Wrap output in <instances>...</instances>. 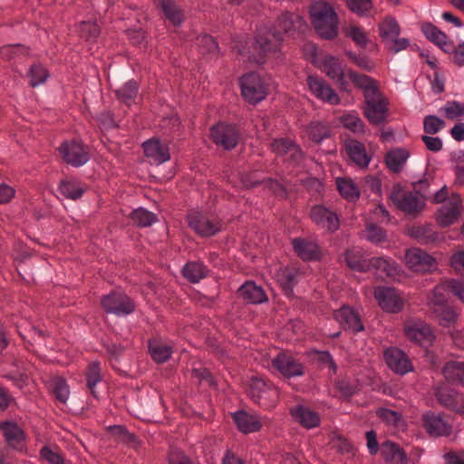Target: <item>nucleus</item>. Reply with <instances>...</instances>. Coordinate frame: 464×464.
Listing matches in <instances>:
<instances>
[{"instance_id":"nucleus-1","label":"nucleus","mask_w":464,"mask_h":464,"mask_svg":"<svg viewBox=\"0 0 464 464\" xmlns=\"http://www.w3.org/2000/svg\"><path fill=\"white\" fill-rule=\"evenodd\" d=\"M284 41L282 32L277 31L276 27L260 28L253 44V61L258 64H264L268 58H279Z\"/></svg>"},{"instance_id":"nucleus-2","label":"nucleus","mask_w":464,"mask_h":464,"mask_svg":"<svg viewBox=\"0 0 464 464\" xmlns=\"http://www.w3.org/2000/svg\"><path fill=\"white\" fill-rule=\"evenodd\" d=\"M309 13L311 23L321 38L333 40L337 37L339 19L332 5L324 1L315 2Z\"/></svg>"},{"instance_id":"nucleus-3","label":"nucleus","mask_w":464,"mask_h":464,"mask_svg":"<svg viewBox=\"0 0 464 464\" xmlns=\"http://www.w3.org/2000/svg\"><path fill=\"white\" fill-rule=\"evenodd\" d=\"M442 288L443 286L434 287L428 305L440 326L453 327L458 322L459 314L449 304L447 297L442 293Z\"/></svg>"},{"instance_id":"nucleus-4","label":"nucleus","mask_w":464,"mask_h":464,"mask_svg":"<svg viewBox=\"0 0 464 464\" xmlns=\"http://www.w3.org/2000/svg\"><path fill=\"white\" fill-rule=\"evenodd\" d=\"M389 198L399 210L411 216H417L426 206L423 198L412 190H405L401 183L392 186Z\"/></svg>"},{"instance_id":"nucleus-5","label":"nucleus","mask_w":464,"mask_h":464,"mask_svg":"<svg viewBox=\"0 0 464 464\" xmlns=\"http://www.w3.org/2000/svg\"><path fill=\"white\" fill-rule=\"evenodd\" d=\"M188 226L201 237H210L221 231L223 222L217 216L199 210H190L187 215Z\"/></svg>"},{"instance_id":"nucleus-6","label":"nucleus","mask_w":464,"mask_h":464,"mask_svg":"<svg viewBox=\"0 0 464 464\" xmlns=\"http://www.w3.org/2000/svg\"><path fill=\"white\" fill-rule=\"evenodd\" d=\"M242 97L249 104L256 105L264 101L267 94V85L256 72H248L239 78Z\"/></svg>"},{"instance_id":"nucleus-7","label":"nucleus","mask_w":464,"mask_h":464,"mask_svg":"<svg viewBox=\"0 0 464 464\" xmlns=\"http://www.w3.org/2000/svg\"><path fill=\"white\" fill-rule=\"evenodd\" d=\"M362 113L372 125H381L387 121L389 102L382 92L368 95L362 106Z\"/></svg>"},{"instance_id":"nucleus-8","label":"nucleus","mask_w":464,"mask_h":464,"mask_svg":"<svg viewBox=\"0 0 464 464\" xmlns=\"http://www.w3.org/2000/svg\"><path fill=\"white\" fill-rule=\"evenodd\" d=\"M249 393L255 401L266 408L275 407L279 399L278 389L271 382L258 377L251 378Z\"/></svg>"},{"instance_id":"nucleus-9","label":"nucleus","mask_w":464,"mask_h":464,"mask_svg":"<svg viewBox=\"0 0 464 464\" xmlns=\"http://www.w3.org/2000/svg\"><path fill=\"white\" fill-rule=\"evenodd\" d=\"M212 141L226 150L235 149L240 140V131L236 124L218 122L210 128Z\"/></svg>"},{"instance_id":"nucleus-10","label":"nucleus","mask_w":464,"mask_h":464,"mask_svg":"<svg viewBox=\"0 0 464 464\" xmlns=\"http://www.w3.org/2000/svg\"><path fill=\"white\" fill-rule=\"evenodd\" d=\"M272 367L286 379L304 375V365L292 353L283 351L277 353L271 362Z\"/></svg>"},{"instance_id":"nucleus-11","label":"nucleus","mask_w":464,"mask_h":464,"mask_svg":"<svg viewBox=\"0 0 464 464\" xmlns=\"http://www.w3.org/2000/svg\"><path fill=\"white\" fill-rule=\"evenodd\" d=\"M101 304L107 314L118 317L127 316L135 311L134 302L122 292H111L102 298Z\"/></svg>"},{"instance_id":"nucleus-12","label":"nucleus","mask_w":464,"mask_h":464,"mask_svg":"<svg viewBox=\"0 0 464 464\" xmlns=\"http://www.w3.org/2000/svg\"><path fill=\"white\" fill-rule=\"evenodd\" d=\"M58 150L63 161L72 167H82L90 160L88 147L81 141L75 140L63 141Z\"/></svg>"},{"instance_id":"nucleus-13","label":"nucleus","mask_w":464,"mask_h":464,"mask_svg":"<svg viewBox=\"0 0 464 464\" xmlns=\"http://www.w3.org/2000/svg\"><path fill=\"white\" fill-rule=\"evenodd\" d=\"M422 427L433 438L449 437L452 433V425L444 419L443 412L427 411L421 416Z\"/></svg>"},{"instance_id":"nucleus-14","label":"nucleus","mask_w":464,"mask_h":464,"mask_svg":"<svg viewBox=\"0 0 464 464\" xmlns=\"http://www.w3.org/2000/svg\"><path fill=\"white\" fill-rule=\"evenodd\" d=\"M295 254L304 262H317L323 258L318 242L307 237H297L291 239Z\"/></svg>"},{"instance_id":"nucleus-15","label":"nucleus","mask_w":464,"mask_h":464,"mask_svg":"<svg viewBox=\"0 0 464 464\" xmlns=\"http://www.w3.org/2000/svg\"><path fill=\"white\" fill-rule=\"evenodd\" d=\"M404 334L410 341L421 347L431 346L436 339L431 327L420 320L405 324Z\"/></svg>"},{"instance_id":"nucleus-16","label":"nucleus","mask_w":464,"mask_h":464,"mask_svg":"<svg viewBox=\"0 0 464 464\" xmlns=\"http://www.w3.org/2000/svg\"><path fill=\"white\" fill-rule=\"evenodd\" d=\"M405 262L407 266L418 273L430 272L436 269L437 263L433 256L426 251L412 247L405 252Z\"/></svg>"},{"instance_id":"nucleus-17","label":"nucleus","mask_w":464,"mask_h":464,"mask_svg":"<svg viewBox=\"0 0 464 464\" xmlns=\"http://www.w3.org/2000/svg\"><path fill=\"white\" fill-rule=\"evenodd\" d=\"M373 295L380 307L387 313L397 314L403 309V301L393 287L377 286Z\"/></svg>"},{"instance_id":"nucleus-18","label":"nucleus","mask_w":464,"mask_h":464,"mask_svg":"<svg viewBox=\"0 0 464 464\" xmlns=\"http://www.w3.org/2000/svg\"><path fill=\"white\" fill-rule=\"evenodd\" d=\"M387 366L395 373L404 375L413 370L408 355L397 347H389L383 353Z\"/></svg>"},{"instance_id":"nucleus-19","label":"nucleus","mask_w":464,"mask_h":464,"mask_svg":"<svg viewBox=\"0 0 464 464\" xmlns=\"http://www.w3.org/2000/svg\"><path fill=\"white\" fill-rule=\"evenodd\" d=\"M310 218L317 227L328 232H335L340 227L337 214L323 205L314 206L310 211Z\"/></svg>"},{"instance_id":"nucleus-20","label":"nucleus","mask_w":464,"mask_h":464,"mask_svg":"<svg viewBox=\"0 0 464 464\" xmlns=\"http://www.w3.org/2000/svg\"><path fill=\"white\" fill-rule=\"evenodd\" d=\"M271 27H276L277 31L282 32V35H294L296 33H302L307 27L306 22L303 16L291 12H285L277 17Z\"/></svg>"},{"instance_id":"nucleus-21","label":"nucleus","mask_w":464,"mask_h":464,"mask_svg":"<svg viewBox=\"0 0 464 464\" xmlns=\"http://www.w3.org/2000/svg\"><path fill=\"white\" fill-rule=\"evenodd\" d=\"M306 82L309 90L317 99L333 105L340 103L338 94L323 78L309 75Z\"/></svg>"},{"instance_id":"nucleus-22","label":"nucleus","mask_w":464,"mask_h":464,"mask_svg":"<svg viewBox=\"0 0 464 464\" xmlns=\"http://www.w3.org/2000/svg\"><path fill=\"white\" fill-rule=\"evenodd\" d=\"M334 318L345 331L357 334L364 330L359 314L348 305H343L340 309L335 310L334 312Z\"/></svg>"},{"instance_id":"nucleus-23","label":"nucleus","mask_w":464,"mask_h":464,"mask_svg":"<svg viewBox=\"0 0 464 464\" xmlns=\"http://www.w3.org/2000/svg\"><path fill=\"white\" fill-rule=\"evenodd\" d=\"M461 198L459 195H452L450 202L440 207L436 215L438 223L441 227H449L454 224L461 215Z\"/></svg>"},{"instance_id":"nucleus-24","label":"nucleus","mask_w":464,"mask_h":464,"mask_svg":"<svg viewBox=\"0 0 464 464\" xmlns=\"http://www.w3.org/2000/svg\"><path fill=\"white\" fill-rule=\"evenodd\" d=\"M437 401L444 408L459 414H464V395L449 388H437L434 392Z\"/></svg>"},{"instance_id":"nucleus-25","label":"nucleus","mask_w":464,"mask_h":464,"mask_svg":"<svg viewBox=\"0 0 464 464\" xmlns=\"http://www.w3.org/2000/svg\"><path fill=\"white\" fill-rule=\"evenodd\" d=\"M344 149L351 161L361 169H367L372 161V156L367 153L364 144L354 139L344 141Z\"/></svg>"},{"instance_id":"nucleus-26","label":"nucleus","mask_w":464,"mask_h":464,"mask_svg":"<svg viewBox=\"0 0 464 464\" xmlns=\"http://www.w3.org/2000/svg\"><path fill=\"white\" fill-rule=\"evenodd\" d=\"M144 154L155 164L160 165L170 160L169 148L168 144L160 141V139L152 138L142 143Z\"/></svg>"},{"instance_id":"nucleus-27","label":"nucleus","mask_w":464,"mask_h":464,"mask_svg":"<svg viewBox=\"0 0 464 464\" xmlns=\"http://www.w3.org/2000/svg\"><path fill=\"white\" fill-rule=\"evenodd\" d=\"M0 430L7 445L14 450H21L25 440V433L23 429L12 420L0 422Z\"/></svg>"},{"instance_id":"nucleus-28","label":"nucleus","mask_w":464,"mask_h":464,"mask_svg":"<svg viewBox=\"0 0 464 464\" xmlns=\"http://www.w3.org/2000/svg\"><path fill=\"white\" fill-rule=\"evenodd\" d=\"M293 420L305 429H313L320 425L321 419L318 412L304 405H296L290 409Z\"/></svg>"},{"instance_id":"nucleus-29","label":"nucleus","mask_w":464,"mask_h":464,"mask_svg":"<svg viewBox=\"0 0 464 464\" xmlns=\"http://www.w3.org/2000/svg\"><path fill=\"white\" fill-rule=\"evenodd\" d=\"M302 275L303 273L299 268L290 266L283 267L277 272V281L285 295H294V288L298 284Z\"/></svg>"},{"instance_id":"nucleus-30","label":"nucleus","mask_w":464,"mask_h":464,"mask_svg":"<svg viewBox=\"0 0 464 464\" xmlns=\"http://www.w3.org/2000/svg\"><path fill=\"white\" fill-rule=\"evenodd\" d=\"M237 294L246 304H260L268 301L262 286L253 281H246L237 290Z\"/></svg>"},{"instance_id":"nucleus-31","label":"nucleus","mask_w":464,"mask_h":464,"mask_svg":"<svg viewBox=\"0 0 464 464\" xmlns=\"http://www.w3.org/2000/svg\"><path fill=\"white\" fill-rule=\"evenodd\" d=\"M410 157V152L404 148L390 150L384 157L388 169L393 173H400Z\"/></svg>"},{"instance_id":"nucleus-32","label":"nucleus","mask_w":464,"mask_h":464,"mask_svg":"<svg viewBox=\"0 0 464 464\" xmlns=\"http://www.w3.org/2000/svg\"><path fill=\"white\" fill-rule=\"evenodd\" d=\"M349 79L362 91L363 98L380 92L378 82L371 76L361 74L354 71H348Z\"/></svg>"},{"instance_id":"nucleus-33","label":"nucleus","mask_w":464,"mask_h":464,"mask_svg":"<svg viewBox=\"0 0 464 464\" xmlns=\"http://www.w3.org/2000/svg\"><path fill=\"white\" fill-rule=\"evenodd\" d=\"M232 417L238 430L245 434L258 431L262 427V423L256 416L245 411H237L233 413Z\"/></svg>"},{"instance_id":"nucleus-34","label":"nucleus","mask_w":464,"mask_h":464,"mask_svg":"<svg viewBox=\"0 0 464 464\" xmlns=\"http://www.w3.org/2000/svg\"><path fill=\"white\" fill-rule=\"evenodd\" d=\"M409 235L422 245L435 244L440 240V234L430 224L411 227Z\"/></svg>"},{"instance_id":"nucleus-35","label":"nucleus","mask_w":464,"mask_h":464,"mask_svg":"<svg viewBox=\"0 0 464 464\" xmlns=\"http://www.w3.org/2000/svg\"><path fill=\"white\" fill-rule=\"evenodd\" d=\"M346 266L353 271L367 272L371 269V258H364L361 250L348 249L343 254Z\"/></svg>"},{"instance_id":"nucleus-36","label":"nucleus","mask_w":464,"mask_h":464,"mask_svg":"<svg viewBox=\"0 0 464 464\" xmlns=\"http://www.w3.org/2000/svg\"><path fill=\"white\" fill-rule=\"evenodd\" d=\"M381 452L387 462L394 464H406L407 455L405 451L397 444L391 440H386L382 444Z\"/></svg>"},{"instance_id":"nucleus-37","label":"nucleus","mask_w":464,"mask_h":464,"mask_svg":"<svg viewBox=\"0 0 464 464\" xmlns=\"http://www.w3.org/2000/svg\"><path fill=\"white\" fill-rule=\"evenodd\" d=\"M378 31L382 41L392 44V41L401 34V27L397 20L392 16H386L379 24Z\"/></svg>"},{"instance_id":"nucleus-38","label":"nucleus","mask_w":464,"mask_h":464,"mask_svg":"<svg viewBox=\"0 0 464 464\" xmlns=\"http://www.w3.org/2000/svg\"><path fill=\"white\" fill-rule=\"evenodd\" d=\"M271 147L278 156L290 154L294 160H298L302 156L300 147L288 139H276L272 142Z\"/></svg>"},{"instance_id":"nucleus-39","label":"nucleus","mask_w":464,"mask_h":464,"mask_svg":"<svg viewBox=\"0 0 464 464\" xmlns=\"http://www.w3.org/2000/svg\"><path fill=\"white\" fill-rule=\"evenodd\" d=\"M208 272V267L202 262H188L182 268L183 276L192 284L205 278Z\"/></svg>"},{"instance_id":"nucleus-40","label":"nucleus","mask_w":464,"mask_h":464,"mask_svg":"<svg viewBox=\"0 0 464 464\" xmlns=\"http://www.w3.org/2000/svg\"><path fill=\"white\" fill-rule=\"evenodd\" d=\"M371 268H374L382 276L394 277L398 274L396 262L382 256L372 257Z\"/></svg>"},{"instance_id":"nucleus-41","label":"nucleus","mask_w":464,"mask_h":464,"mask_svg":"<svg viewBox=\"0 0 464 464\" xmlns=\"http://www.w3.org/2000/svg\"><path fill=\"white\" fill-rule=\"evenodd\" d=\"M420 30L425 37L437 46L448 44V35L430 22H424L420 25Z\"/></svg>"},{"instance_id":"nucleus-42","label":"nucleus","mask_w":464,"mask_h":464,"mask_svg":"<svg viewBox=\"0 0 464 464\" xmlns=\"http://www.w3.org/2000/svg\"><path fill=\"white\" fill-rule=\"evenodd\" d=\"M102 381V375L101 372V363L98 361L91 362L86 371V385L90 390V392L94 398H98L99 395L95 390L96 385Z\"/></svg>"},{"instance_id":"nucleus-43","label":"nucleus","mask_w":464,"mask_h":464,"mask_svg":"<svg viewBox=\"0 0 464 464\" xmlns=\"http://www.w3.org/2000/svg\"><path fill=\"white\" fill-rule=\"evenodd\" d=\"M160 8L165 17L174 25L182 24L184 17L173 0H160Z\"/></svg>"},{"instance_id":"nucleus-44","label":"nucleus","mask_w":464,"mask_h":464,"mask_svg":"<svg viewBox=\"0 0 464 464\" xmlns=\"http://www.w3.org/2000/svg\"><path fill=\"white\" fill-rule=\"evenodd\" d=\"M139 92V84L135 80H130L121 88L114 91L116 98L121 102L130 105Z\"/></svg>"},{"instance_id":"nucleus-45","label":"nucleus","mask_w":464,"mask_h":464,"mask_svg":"<svg viewBox=\"0 0 464 464\" xmlns=\"http://www.w3.org/2000/svg\"><path fill=\"white\" fill-rule=\"evenodd\" d=\"M85 188L75 180L64 179L60 182L59 191L66 198L77 200L82 197Z\"/></svg>"},{"instance_id":"nucleus-46","label":"nucleus","mask_w":464,"mask_h":464,"mask_svg":"<svg viewBox=\"0 0 464 464\" xmlns=\"http://www.w3.org/2000/svg\"><path fill=\"white\" fill-rule=\"evenodd\" d=\"M442 373L448 381H457L461 385L464 382V362L450 361L442 368Z\"/></svg>"},{"instance_id":"nucleus-47","label":"nucleus","mask_w":464,"mask_h":464,"mask_svg":"<svg viewBox=\"0 0 464 464\" xmlns=\"http://www.w3.org/2000/svg\"><path fill=\"white\" fill-rule=\"evenodd\" d=\"M340 121L345 129L355 134H363L365 132V123L355 111L343 114L341 116Z\"/></svg>"},{"instance_id":"nucleus-48","label":"nucleus","mask_w":464,"mask_h":464,"mask_svg":"<svg viewBox=\"0 0 464 464\" xmlns=\"http://www.w3.org/2000/svg\"><path fill=\"white\" fill-rule=\"evenodd\" d=\"M149 352L153 361L157 363H163L171 357L172 349L170 346L157 341H150Z\"/></svg>"},{"instance_id":"nucleus-49","label":"nucleus","mask_w":464,"mask_h":464,"mask_svg":"<svg viewBox=\"0 0 464 464\" xmlns=\"http://www.w3.org/2000/svg\"><path fill=\"white\" fill-rule=\"evenodd\" d=\"M309 139L314 143H321L331 135L329 126L321 121H312L307 128Z\"/></svg>"},{"instance_id":"nucleus-50","label":"nucleus","mask_w":464,"mask_h":464,"mask_svg":"<svg viewBox=\"0 0 464 464\" xmlns=\"http://www.w3.org/2000/svg\"><path fill=\"white\" fill-rule=\"evenodd\" d=\"M130 219L140 227H150L158 221L156 214L143 208H139L131 211Z\"/></svg>"},{"instance_id":"nucleus-51","label":"nucleus","mask_w":464,"mask_h":464,"mask_svg":"<svg viewBox=\"0 0 464 464\" xmlns=\"http://www.w3.org/2000/svg\"><path fill=\"white\" fill-rule=\"evenodd\" d=\"M337 189L342 197L349 201H353L360 197V191L352 179L338 178L336 179Z\"/></svg>"},{"instance_id":"nucleus-52","label":"nucleus","mask_w":464,"mask_h":464,"mask_svg":"<svg viewBox=\"0 0 464 464\" xmlns=\"http://www.w3.org/2000/svg\"><path fill=\"white\" fill-rule=\"evenodd\" d=\"M323 70L326 73V75L332 79L335 80L337 78L343 79V68L338 59L333 55H327L324 58L322 62Z\"/></svg>"},{"instance_id":"nucleus-53","label":"nucleus","mask_w":464,"mask_h":464,"mask_svg":"<svg viewBox=\"0 0 464 464\" xmlns=\"http://www.w3.org/2000/svg\"><path fill=\"white\" fill-rule=\"evenodd\" d=\"M348 9L360 17L370 16V12L372 10V0H345Z\"/></svg>"},{"instance_id":"nucleus-54","label":"nucleus","mask_w":464,"mask_h":464,"mask_svg":"<svg viewBox=\"0 0 464 464\" xmlns=\"http://www.w3.org/2000/svg\"><path fill=\"white\" fill-rule=\"evenodd\" d=\"M29 54V47L21 44H6L0 48V55L3 59L12 60L19 56H27Z\"/></svg>"},{"instance_id":"nucleus-55","label":"nucleus","mask_w":464,"mask_h":464,"mask_svg":"<svg viewBox=\"0 0 464 464\" xmlns=\"http://www.w3.org/2000/svg\"><path fill=\"white\" fill-rule=\"evenodd\" d=\"M30 86L37 87L46 82L49 77L47 70L42 64H34L27 73Z\"/></svg>"},{"instance_id":"nucleus-56","label":"nucleus","mask_w":464,"mask_h":464,"mask_svg":"<svg viewBox=\"0 0 464 464\" xmlns=\"http://www.w3.org/2000/svg\"><path fill=\"white\" fill-rule=\"evenodd\" d=\"M375 414L385 424L393 427L399 426L402 419L401 412L384 407L378 408Z\"/></svg>"},{"instance_id":"nucleus-57","label":"nucleus","mask_w":464,"mask_h":464,"mask_svg":"<svg viewBox=\"0 0 464 464\" xmlns=\"http://www.w3.org/2000/svg\"><path fill=\"white\" fill-rule=\"evenodd\" d=\"M79 34L85 41L92 42L100 34V28L95 22L84 21L79 25Z\"/></svg>"},{"instance_id":"nucleus-58","label":"nucleus","mask_w":464,"mask_h":464,"mask_svg":"<svg viewBox=\"0 0 464 464\" xmlns=\"http://www.w3.org/2000/svg\"><path fill=\"white\" fill-rule=\"evenodd\" d=\"M197 45L199 51L206 54H215L218 53V44L214 37L209 34H202L197 38Z\"/></svg>"},{"instance_id":"nucleus-59","label":"nucleus","mask_w":464,"mask_h":464,"mask_svg":"<svg viewBox=\"0 0 464 464\" xmlns=\"http://www.w3.org/2000/svg\"><path fill=\"white\" fill-rule=\"evenodd\" d=\"M437 286H443L442 291H450L462 304H464V279H450Z\"/></svg>"},{"instance_id":"nucleus-60","label":"nucleus","mask_w":464,"mask_h":464,"mask_svg":"<svg viewBox=\"0 0 464 464\" xmlns=\"http://www.w3.org/2000/svg\"><path fill=\"white\" fill-rule=\"evenodd\" d=\"M345 55L359 68L364 71L372 72L375 68L374 62L365 54H358L352 51H345Z\"/></svg>"},{"instance_id":"nucleus-61","label":"nucleus","mask_w":464,"mask_h":464,"mask_svg":"<svg viewBox=\"0 0 464 464\" xmlns=\"http://www.w3.org/2000/svg\"><path fill=\"white\" fill-rule=\"evenodd\" d=\"M53 393L62 403H66L70 395V389L63 378H58L53 381Z\"/></svg>"},{"instance_id":"nucleus-62","label":"nucleus","mask_w":464,"mask_h":464,"mask_svg":"<svg viewBox=\"0 0 464 464\" xmlns=\"http://www.w3.org/2000/svg\"><path fill=\"white\" fill-rule=\"evenodd\" d=\"M444 125V121L435 115H428L423 120V130L430 135L438 133Z\"/></svg>"},{"instance_id":"nucleus-63","label":"nucleus","mask_w":464,"mask_h":464,"mask_svg":"<svg viewBox=\"0 0 464 464\" xmlns=\"http://www.w3.org/2000/svg\"><path fill=\"white\" fill-rule=\"evenodd\" d=\"M346 35L359 47H365L369 42L367 34L358 25L350 26Z\"/></svg>"},{"instance_id":"nucleus-64","label":"nucleus","mask_w":464,"mask_h":464,"mask_svg":"<svg viewBox=\"0 0 464 464\" xmlns=\"http://www.w3.org/2000/svg\"><path fill=\"white\" fill-rule=\"evenodd\" d=\"M443 111L449 120H455L464 115V104L457 101L448 102Z\"/></svg>"}]
</instances>
